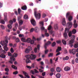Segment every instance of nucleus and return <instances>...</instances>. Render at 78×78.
<instances>
[{"mask_svg": "<svg viewBox=\"0 0 78 78\" xmlns=\"http://www.w3.org/2000/svg\"><path fill=\"white\" fill-rule=\"evenodd\" d=\"M8 43V40H5V41L2 40L0 43L1 45H2V46L5 45L4 47V50L6 51L8 50V48L7 47V46H8V44H7Z\"/></svg>", "mask_w": 78, "mask_h": 78, "instance_id": "nucleus-1", "label": "nucleus"}, {"mask_svg": "<svg viewBox=\"0 0 78 78\" xmlns=\"http://www.w3.org/2000/svg\"><path fill=\"white\" fill-rule=\"evenodd\" d=\"M37 10V8H35L34 9V15L36 19H41V15L40 13H37L36 10Z\"/></svg>", "mask_w": 78, "mask_h": 78, "instance_id": "nucleus-2", "label": "nucleus"}, {"mask_svg": "<svg viewBox=\"0 0 78 78\" xmlns=\"http://www.w3.org/2000/svg\"><path fill=\"white\" fill-rule=\"evenodd\" d=\"M51 42L50 41H48L47 42V43L45 44L44 45V47L45 48V50L44 51V53L46 55L48 52L49 50L48 49H47V46L48 45L51 44Z\"/></svg>", "mask_w": 78, "mask_h": 78, "instance_id": "nucleus-3", "label": "nucleus"}, {"mask_svg": "<svg viewBox=\"0 0 78 78\" xmlns=\"http://www.w3.org/2000/svg\"><path fill=\"white\" fill-rule=\"evenodd\" d=\"M52 28L51 26L49 25L48 28V30H49V32L50 34L52 35V36L54 37L55 36V32L54 31L50 30Z\"/></svg>", "mask_w": 78, "mask_h": 78, "instance_id": "nucleus-4", "label": "nucleus"}, {"mask_svg": "<svg viewBox=\"0 0 78 78\" xmlns=\"http://www.w3.org/2000/svg\"><path fill=\"white\" fill-rule=\"evenodd\" d=\"M65 32L63 34L64 37L65 39H67L68 37L66 33H68V32H69V29L67 28H65Z\"/></svg>", "mask_w": 78, "mask_h": 78, "instance_id": "nucleus-5", "label": "nucleus"}, {"mask_svg": "<svg viewBox=\"0 0 78 78\" xmlns=\"http://www.w3.org/2000/svg\"><path fill=\"white\" fill-rule=\"evenodd\" d=\"M26 57L27 58L26 60V63L27 64H28V63H30V62H31V61H30V59H30V58L31 59V55H27L26 56Z\"/></svg>", "mask_w": 78, "mask_h": 78, "instance_id": "nucleus-6", "label": "nucleus"}, {"mask_svg": "<svg viewBox=\"0 0 78 78\" xmlns=\"http://www.w3.org/2000/svg\"><path fill=\"white\" fill-rule=\"evenodd\" d=\"M66 18L68 19L69 21H71L72 20V17L70 16V12H68L66 13Z\"/></svg>", "mask_w": 78, "mask_h": 78, "instance_id": "nucleus-7", "label": "nucleus"}, {"mask_svg": "<svg viewBox=\"0 0 78 78\" xmlns=\"http://www.w3.org/2000/svg\"><path fill=\"white\" fill-rule=\"evenodd\" d=\"M26 42L28 43H30L31 44H33L34 43V40H31V39L30 38H28L26 40Z\"/></svg>", "mask_w": 78, "mask_h": 78, "instance_id": "nucleus-8", "label": "nucleus"}, {"mask_svg": "<svg viewBox=\"0 0 78 78\" xmlns=\"http://www.w3.org/2000/svg\"><path fill=\"white\" fill-rule=\"evenodd\" d=\"M9 23L10 24H9L7 26V27L9 29L11 30V28H12V23H13V21L12 20H10L9 21Z\"/></svg>", "mask_w": 78, "mask_h": 78, "instance_id": "nucleus-9", "label": "nucleus"}, {"mask_svg": "<svg viewBox=\"0 0 78 78\" xmlns=\"http://www.w3.org/2000/svg\"><path fill=\"white\" fill-rule=\"evenodd\" d=\"M72 23L71 22H68L67 23L66 25V27H68L69 28H70L72 27Z\"/></svg>", "mask_w": 78, "mask_h": 78, "instance_id": "nucleus-10", "label": "nucleus"}, {"mask_svg": "<svg viewBox=\"0 0 78 78\" xmlns=\"http://www.w3.org/2000/svg\"><path fill=\"white\" fill-rule=\"evenodd\" d=\"M37 57V56L36 55L31 54V60H34Z\"/></svg>", "mask_w": 78, "mask_h": 78, "instance_id": "nucleus-11", "label": "nucleus"}, {"mask_svg": "<svg viewBox=\"0 0 78 78\" xmlns=\"http://www.w3.org/2000/svg\"><path fill=\"white\" fill-rule=\"evenodd\" d=\"M39 24L41 25L42 27H41V30H44L45 28L44 27V22H39Z\"/></svg>", "mask_w": 78, "mask_h": 78, "instance_id": "nucleus-12", "label": "nucleus"}, {"mask_svg": "<svg viewBox=\"0 0 78 78\" xmlns=\"http://www.w3.org/2000/svg\"><path fill=\"white\" fill-rule=\"evenodd\" d=\"M31 22L33 26H35V25H36V21H35L34 20H31Z\"/></svg>", "mask_w": 78, "mask_h": 78, "instance_id": "nucleus-13", "label": "nucleus"}, {"mask_svg": "<svg viewBox=\"0 0 78 78\" xmlns=\"http://www.w3.org/2000/svg\"><path fill=\"white\" fill-rule=\"evenodd\" d=\"M23 73L24 74L25 76L28 78H30V76H29L28 74L26 72L23 71H22Z\"/></svg>", "mask_w": 78, "mask_h": 78, "instance_id": "nucleus-14", "label": "nucleus"}, {"mask_svg": "<svg viewBox=\"0 0 78 78\" xmlns=\"http://www.w3.org/2000/svg\"><path fill=\"white\" fill-rule=\"evenodd\" d=\"M4 18H5L4 20H5V21L7 22V16H8V15H7V13H4Z\"/></svg>", "mask_w": 78, "mask_h": 78, "instance_id": "nucleus-15", "label": "nucleus"}, {"mask_svg": "<svg viewBox=\"0 0 78 78\" xmlns=\"http://www.w3.org/2000/svg\"><path fill=\"white\" fill-rule=\"evenodd\" d=\"M64 70L65 71H69L70 70V68L68 66H66L64 68Z\"/></svg>", "mask_w": 78, "mask_h": 78, "instance_id": "nucleus-16", "label": "nucleus"}, {"mask_svg": "<svg viewBox=\"0 0 78 78\" xmlns=\"http://www.w3.org/2000/svg\"><path fill=\"white\" fill-rule=\"evenodd\" d=\"M62 49V48L61 47H58L57 48V49L56 50V53H58V52H59V51H60Z\"/></svg>", "mask_w": 78, "mask_h": 78, "instance_id": "nucleus-17", "label": "nucleus"}, {"mask_svg": "<svg viewBox=\"0 0 78 78\" xmlns=\"http://www.w3.org/2000/svg\"><path fill=\"white\" fill-rule=\"evenodd\" d=\"M66 19L65 18H63L62 20V24L64 26L66 24Z\"/></svg>", "mask_w": 78, "mask_h": 78, "instance_id": "nucleus-18", "label": "nucleus"}, {"mask_svg": "<svg viewBox=\"0 0 78 78\" xmlns=\"http://www.w3.org/2000/svg\"><path fill=\"white\" fill-rule=\"evenodd\" d=\"M34 30L36 33H38L39 31V29L37 27H36L35 28Z\"/></svg>", "mask_w": 78, "mask_h": 78, "instance_id": "nucleus-19", "label": "nucleus"}, {"mask_svg": "<svg viewBox=\"0 0 78 78\" xmlns=\"http://www.w3.org/2000/svg\"><path fill=\"white\" fill-rule=\"evenodd\" d=\"M73 42H74V40L71 39L69 42V45L72 44H73Z\"/></svg>", "mask_w": 78, "mask_h": 78, "instance_id": "nucleus-20", "label": "nucleus"}, {"mask_svg": "<svg viewBox=\"0 0 78 78\" xmlns=\"http://www.w3.org/2000/svg\"><path fill=\"white\" fill-rule=\"evenodd\" d=\"M56 70L57 72H60L61 71V69L59 67H57L56 68Z\"/></svg>", "mask_w": 78, "mask_h": 78, "instance_id": "nucleus-21", "label": "nucleus"}, {"mask_svg": "<svg viewBox=\"0 0 78 78\" xmlns=\"http://www.w3.org/2000/svg\"><path fill=\"white\" fill-rule=\"evenodd\" d=\"M21 9L22 10H27V7L26 5H24L21 7Z\"/></svg>", "mask_w": 78, "mask_h": 78, "instance_id": "nucleus-22", "label": "nucleus"}, {"mask_svg": "<svg viewBox=\"0 0 78 78\" xmlns=\"http://www.w3.org/2000/svg\"><path fill=\"white\" fill-rule=\"evenodd\" d=\"M10 58V60L14 62L16 61V58H14V57H13V56H11Z\"/></svg>", "mask_w": 78, "mask_h": 78, "instance_id": "nucleus-23", "label": "nucleus"}, {"mask_svg": "<svg viewBox=\"0 0 78 78\" xmlns=\"http://www.w3.org/2000/svg\"><path fill=\"white\" fill-rule=\"evenodd\" d=\"M0 57L2 58H6V55L3 54H2L0 55Z\"/></svg>", "mask_w": 78, "mask_h": 78, "instance_id": "nucleus-24", "label": "nucleus"}, {"mask_svg": "<svg viewBox=\"0 0 78 78\" xmlns=\"http://www.w3.org/2000/svg\"><path fill=\"white\" fill-rule=\"evenodd\" d=\"M69 57L68 56H66V57H64L63 58V60H64V61H65V60H69Z\"/></svg>", "mask_w": 78, "mask_h": 78, "instance_id": "nucleus-25", "label": "nucleus"}, {"mask_svg": "<svg viewBox=\"0 0 78 78\" xmlns=\"http://www.w3.org/2000/svg\"><path fill=\"white\" fill-rule=\"evenodd\" d=\"M54 27L55 30H58V24H56L54 26Z\"/></svg>", "mask_w": 78, "mask_h": 78, "instance_id": "nucleus-26", "label": "nucleus"}, {"mask_svg": "<svg viewBox=\"0 0 78 78\" xmlns=\"http://www.w3.org/2000/svg\"><path fill=\"white\" fill-rule=\"evenodd\" d=\"M62 41L64 45H66L67 44V42L65 40H62Z\"/></svg>", "mask_w": 78, "mask_h": 78, "instance_id": "nucleus-27", "label": "nucleus"}, {"mask_svg": "<svg viewBox=\"0 0 78 78\" xmlns=\"http://www.w3.org/2000/svg\"><path fill=\"white\" fill-rule=\"evenodd\" d=\"M24 19H28V16L27 15H25L24 16Z\"/></svg>", "mask_w": 78, "mask_h": 78, "instance_id": "nucleus-28", "label": "nucleus"}, {"mask_svg": "<svg viewBox=\"0 0 78 78\" xmlns=\"http://www.w3.org/2000/svg\"><path fill=\"white\" fill-rule=\"evenodd\" d=\"M21 41L22 42H27V40H26L25 38H22L21 39Z\"/></svg>", "mask_w": 78, "mask_h": 78, "instance_id": "nucleus-29", "label": "nucleus"}, {"mask_svg": "<svg viewBox=\"0 0 78 78\" xmlns=\"http://www.w3.org/2000/svg\"><path fill=\"white\" fill-rule=\"evenodd\" d=\"M56 76L57 78H60L61 77V74L59 73H58L56 75Z\"/></svg>", "mask_w": 78, "mask_h": 78, "instance_id": "nucleus-30", "label": "nucleus"}, {"mask_svg": "<svg viewBox=\"0 0 78 78\" xmlns=\"http://www.w3.org/2000/svg\"><path fill=\"white\" fill-rule=\"evenodd\" d=\"M1 51L2 52V54H6V51L4 50H3V49L2 48H1L0 49Z\"/></svg>", "mask_w": 78, "mask_h": 78, "instance_id": "nucleus-31", "label": "nucleus"}, {"mask_svg": "<svg viewBox=\"0 0 78 78\" xmlns=\"http://www.w3.org/2000/svg\"><path fill=\"white\" fill-rule=\"evenodd\" d=\"M71 39H72L73 40H75V36L74 35H72L71 37Z\"/></svg>", "mask_w": 78, "mask_h": 78, "instance_id": "nucleus-32", "label": "nucleus"}, {"mask_svg": "<svg viewBox=\"0 0 78 78\" xmlns=\"http://www.w3.org/2000/svg\"><path fill=\"white\" fill-rule=\"evenodd\" d=\"M19 24L20 25H22L23 24V21L20 20L19 21Z\"/></svg>", "mask_w": 78, "mask_h": 78, "instance_id": "nucleus-33", "label": "nucleus"}, {"mask_svg": "<svg viewBox=\"0 0 78 78\" xmlns=\"http://www.w3.org/2000/svg\"><path fill=\"white\" fill-rule=\"evenodd\" d=\"M1 27L2 30H5V27L2 25H1Z\"/></svg>", "mask_w": 78, "mask_h": 78, "instance_id": "nucleus-34", "label": "nucleus"}, {"mask_svg": "<svg viewBox=\"0 0 78 78\" xmlns=\"http://www.w3.org/2000/svg\"><path fill=\"white\" fill-rule=\"evenodd\" d=\"M76 33V29H73L72 31V33H73V34H75Z\"/></svg>", "mask_w": 78, "mask_h": 78, "instance_id": "nucleus-35", "label": "nucleus"}, {"mask_svg": "<svg viewBox=\"0 0 78 78\" xmlns=\"http://www.w3.org/2000/svg\"><path fill=\"white\" fill-rule=\"evenodd\" d=\"M12 67L13 69H17V67L15 66L14 65H12Z\"/></svg>", "mask_w": 78, "mask_h": 78, "instance_id": "nucleus-36", "label": "nucleus"}, {"mask_svg": "<svg viewBox=\"0 0 78 78\" xmlns=\"http://www.w3.org/2000/svg\"><path fill=\"white\" fill-rule=\"evenodd\" d=\"M18 54L16 53H15L13 55V57H15V58H16Z\"/></svg>", "mask_w": 78, "mask_h": 78, "instance_id": "nucleus-37", "label": "nucleus"}, {"mask_svg": "<svg viewBox=\"0 0 78 78\" xmlns=\"http://www.w3.org/2000/svg\"><path fill=\"white\" fill-rule=\"evenodd\" d=\"M56 42H54L52 44V47H55V46L56 45Z\"/></svg>", "mask_w": 78, "mask_h": 78, "instance_id": "nucleus-38", "label": "nucleus"}, {"mask_svg": "<svg viewBox=\"0 0 78 78\" xmlns=\"http://www.w3.org/2000/svg\"><path fill=\"white\" fill-rule=\"evenodd\" d=\"M73 27L74 28H77V27H78V25L76 23V24H73Z\"/></svg>", "mask_w": 78, "mask_h": 78, "instance_id": "nucleus-39", "label": "nucleus"}, {"mask_svg": "<svg viewBox=\"0 0 78 78\" xmlns=\"http://www.w3.org/2000/svg\"><path fill=\"white\" fill-rule=\"evenodd\" d=\"M45 36L46 37H48L49 36V34L47 33H45Z\"/></svg>", "mask_w": 78, "mask_h": 78, "instance_id": "nucleus-40", "label": "nucleus"}, {"mask_svg": "<svg viewBox=\"0 0 78 78\" xmlns=\"http://www.w3.org/2000/svg\"><path fill=\"white\" fill-rule=\"evenodd\" d=\"M18 14H20V12H21V9H20V8H19L18 9Z\"/></svg>", "mask_w": 78, "mask_h": 78, "instance_id": "nucleus-41", "label": "nucleus"}, {"mask_svg": "<svg viewBox=\"0 0 78 78\" xmlns=\"http://www.w3.org/2000/svg\"><path fill=\"white\" fill-rule=\"evenodd\" d=\"M53 53H50L48 55V56L49 57H51V56H53Z\"/></svg>", "mask_w": 78, "mask_h": 78, "instance_id": "nucleus-42", "label": "nucleus"}, {"mask_svg": "<svg viewBox=\"0 0 78 78\" xmlns=\"http://www.w3.org/2000/svg\"><path fill=\"white\" fill-rule=\"evenodd\" d=\"M28 48L29 51H31V50H32V48H31V46L28 47Z\"/></svg>", "mask_w": 78, "mask_h": 78, "instance_id": "nucleus-43", "label": "nucleus"}, {"mask_svg": "<svg viewBox=\"0 0 78 78\" xmlns=\"http://www.w3.org/2000/svg\"><path fill=\"white\" fill-rule=\"evenodd\" d=\"M8 56H11H11H13V55L11 54V52H9L8 53Z\"/></svg>", "mask_w": 78, "mask_h": 78, "instance_id": "nucleus-44", "label": "nucleus"}, {"mask_svg": "<svg viewBox=\"0 0 78 78\" xmlns=\"http://www.w3.org/2000/svg\"><path fill=\"white\" fill-rule=\"evenodd\" d=\"M74 48H78V44L77 43L75 44L74 45Z\"/></svg>", "mask_w": 78, "mask_h": 78, "instance_id": "nucleus-45", "label": "nucleus"}, {"mask_svg": "<svg viewBox=\"0 0 78 78\" xmlns=\"http://www.w3.org/2000/svg\"><path fill=\"white\" fill-rule=\"evenodd\" d=\"M29 52L30 51L27 48L25 51V53H29Z\"/></svg>", "mask_w": 78, "mask_h": 78, "instance_id": "nucleus-46", "label": "nucleus"}, {"mask_svg": "<svg viewBox=\"0 0 78 78\" xmlns=\"http://www.w3.org/2000/svg\"><path fill=\"white\" fill-rule=\"evenodd\" d=\"M1 23H2V24H5V21L3 20H1Z\"/></svg>", "mask_w": 78, "mask_h": 78, "instance_id": "nucleus-47", "label": "nucleus"}, {"mask_svg": "<svg viewBox=\"0 0 78 78\" xmlns=\"http://www.w3.org/2000/svg\"><path fill=\"white\" fill-rule=\"evenodd\" d=\"M72 32H69L68 34L69 36V37H71L72 35Z\"/></svg>", "mask_w": 78, "mask_h": 78, "instance_id": "nucleus-48", "label": "nucleus"}, {"mask_svg": "<svg viewBox=\"0 0 78 78\" xmlns=\"http://www.w3.org/2000/svg\"><path fill=\"white\" fill-rule=\"evenodd\" d=\"M20 41V40H19V39L18 38H16V40L15 41H16V42H19Z\"/></svg>", "mask_w": 78, "mask_h": 78, "instance_id": "nucleus-49", "label": "nucleus"}, {"mask_svg": "<svg viewBox=\"0 0 78 78\" xmlns=\"http://www.w3.org/2000/svg\"><path fill=\"white\" fill-rule=\"evenodd\" d=\"M34 30V28H31L30 30V31L31 33H32V32H33Z\"/></svg>", "mask_w": 78, "mask_h": 78, "instance_id": "nucleus-50", "label": "nucleus"}, {"mask_svg": "<svg viewBox=\"0 0 78 78\" xmlns=\"http://www.w3.org/2000/svg\"><path fill=\"white\" fill-rule=\"evenodd\" d=\"M26 67H27V68H28V69H31L32 67L31 66H26Z\"/></svg>", "mask_w": 78, "mask_h": 78, "instance_id": "nucleus-51", "label": "nucleus"}, {"mask_svg": "<svg viewBox=\"0 0 78 78\" xmlns=\"http://www.w3.org/2000/svg\"><path fill=\"white\" fill-rule=\"evenodd\" d=\"M9 69H8V68H6L5 69V72H9Z\"/></svg>", "mask_w": 78, "mask_h": 78, "instance_id": "nucleus-52", "label": "nucleus"}, {"mask_svg": "<svg viewBox=\"0 0 78 78\" xmlns=\"http://www.w3.org/2000/svg\"><path fill=\"white\" fill-rule=\"evenodd\" d=\"M18 73V71H15L13 73V75H17Z\"/></svg>", "mask_w": 78, "mask_h": 78, "instance_id": "nucleus-53", "label": "nucleus"}, {"mask_svg": "<svg viewBox=\"0 0 78 78\" xmlns=\"http://www.w3.org/2000/svg\"><path fill=\"white\" fill-rule=\"evenodd\" d=\"M18 75H19V76H20V78H24V77L23 76V75H22L19 74Z\"/></svg>", "mask_w": 78, "mask_h": 78, "instance_id": "nucleus-54", "label": "nucleus"}, {"mask_svg": "<svg viewBox=\"0 0 78 78\" xmlns=\"http://www.w3.org/2000/svg\"><path fill=\"white\" fill-rule=\"evenodd\" d=\"M75 61L77 63H78V57L76 58L75 60Z\"/></svg>", "mask_w": 78, "mask_h": 78, "instance_id": "nucleus-55", "label": "nucleus"}, {"mask_svg": "<svg viewBox=\"0 0 78 78\" xmlns=\"http://www.w3.org/2000/svg\"><path fill=\"white\" fill-rule=\"evenodd\" d=\"M50 62L51 64H53V60H52V59H50Z\"/></svg>", "mask_w": 78, "mask_h": 78, "instance_id": "nucleus-56", "label": "nucleus"}, {"mask_svg": "<svg viewBox=\"0 0 78 78\" xmlns=\"http://www.w3.org/2000/svg\"><path fill=\"white\" fill-rule=\"evenodd\" d=\"M10 51L11 52V53H13L14 52V50H13V48H11L10 49Z\"/></svg>", "mask_w": 78, "mask_h": 78, "instance_id": "nucleus-57", "label": "nucleus"}, {"mask_svg": "<svg viewBox=\"0 0 78 78\" xmlns=\"http://www.w3.org/2000/svg\"><path fill=\"white\" fill-rule=\"evenodd\" d=\"M37 48L38 50H39V49L40 48V45L39 44L37 45Z\"/></svg>", "mask_w": 78, "mask_h": 78, "instance_id": "nucleus-58", "label": "nucleus"}, {"mask_svg": "<svg viewBox=\"0 0 78 78\" xmlns=\"http://www.w3.org/2000/svg\"><path fill=\"white\" fill-rule=\"evenodd\" d=\"M42 60V59L41 58L38 59H37L36 60L38 61V62H39V61H41V60Z\"/></svg>", "mask_w": 78, "mask_h": 78, "instance_id": "nucleus-59", "label": "nucleus"}, {"mask_svg": "<svg viewBox=\"0 0 78 78\" xmlns=\"http://www.w3.org/2000/svg\"><path fill=\"white\" fill-rule=\"evenodd\" d=\"M19 36L20 37H23V35L22 34H20L19 35Z\"/></svg>", "mask_w": 78, "mask_h": 78, "instance_id": "nucleus-60", "label": "nucleus"}, {"mask_svg": "<svg viewBox=\"0 0 78 78\" xmlns=\"http://www.w3.org/2000/svg\"><path fill=\"white\" fill-rule=\"evenodd\" d=\"M45 63L46 64H48V60L46 59L45 60Z\"/></svg>", "mask_w": 78, "mask_h": 78, "instance_id": "nucleus-61", "label": "nucleus"}, {"mask_svg": "<svg viewBox=\"0 0 78 78\" xmlns=\"http://www.w3.org/2000/svg\"><path fill=\"white\" fill-rule=\"evenodd\" d=\"M50 70L51 72H54V70L53 68H51L50 69Z\"/></svg>", "mask_w": 78, "mask_h": 78, "instance_id": "nucleus-62", "label": "nucleus"}, {"mask_svg": "<svg viewBox=\"0 0 78 78\" xmlns=\"http://www.w3.org/2000/svg\"><path fill=\"white\" fill-rule=\"evenodd\" d=\"M42 16L43 18H45V17H46V15L45 14H44Z\"/></svg>", "mask_w": 78, "mask_h": 78, "instance_id": "nucleus-63", "label": "nucleus"}, {"mask_svg": "<svg viewBox=\"0 0 78 78\" xmlns=\"http://www.w3.org/2000/svg\"><path fill=\"white\" fill-rule=\"evenodd\" d=\"M42 75L43 76H44L45 75V72H44L42 73Z\"/></svg>", "mask_w": 78, "mask_h": 78, "instance_id": "nucleus-64", "label": "nucleus"}]
</instances>
